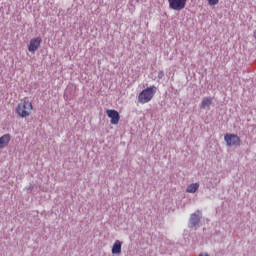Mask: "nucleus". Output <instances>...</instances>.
<instances>
[{
  "mask_svg": "<svg viewBox=\"0 0 256 256\" xmlns=\"http://www.w3.org/2000/svg\"><path fill=\"white\" fill-rule=\"evenodd\" d=\"M15 111L18 117L27 119V117H31L33 114V102L27 100V98H24L17 104Z\"/></svg>",
  "mask_w": 256,
  "mask_h": 256,
  "instance_id": "f257e3e1",
  "label": "nucleus"
},
{
  "mask_svg": "<svg viewBox=\"0 0 256 256\" xmlns=\"http://www.w3.org/2000/svg\"><path fill=\"white\" fill-rule=\"evenodd\" d=\"M155 93H157V86H150L145 88L139 93L138 102H140L142 105L149 103V101L155 97Z\"/></svg>",
  "mask_w": 256,
  "mask_h": 256,
  "instance_id": "f03ea898",
  "label": "nucleus"
},
{
  "mask_svg": "<svg viewBox=\"0 0 256 256\" xmlns=\"http://www.w3.org/2000/svg\"><path fill=\"white\" fill-rule=\"evenodd\" d=\"M224 140L227 147H239L241 145V138L235 134H226Z\"/></svg>",
  "mask_w": 256,
  "mask_h": 256,
  "instance_id": "7ed1b4c3",
  "label": "nucleus"
},
{
  "mask_svg": "<svg viewBox=\"0 0 256 256\" xmlns=\"http://www.w3.org/2000/svg\"><path fill=\"white\" fill-rule=\"evenodd\" d=\"M168 4L173 11H183L187 5V0H168Z\"/></svg>",
  "mask_w": 256,
  "mask_h": 256,
  "instance_id": "20e7f679",
  "label": "nucleus"
},
{
  "mask_svg": "<svg viewBox=\"0 0 256 256\" xmlns=\"http://www.w3.org/2000/svg\"><path fill=\"white\" fill-rule=\"evenodd\" d=\"M42 41L41 37L32 38L28 45L29 53H35L41 47Z\"/></svg>",
  "mask_w": 256,
  "mask_h": 256,
  "instance_id": "39448f33",
  "label": "nucleus"
},
{
  "mask_svg": "<svg viewBox=\"0 0 256 256\" xmlns=\"http://www.w3.org/2000/svg\"><path fill=\"white\" fill-rule=\"evenodd\" d=\"M106 114L109 117L111 125H119L121 121V116L117 110H106Z\"/></svg>",
  "mask_w": 256,
  "mask_h": 256,
  "instance_id": "423d86ee",
  "label": "nucleus"
},
{
  "mask_svg": "<svg viewBox=\"0 0 256 256\" xmlns=\"http://www.w3.org/2000/svg\"><path fill=\"white\" fill-rule=\"evenodd\" d=\"M11 142V134H4L0 137V149H5Z\"/></svg>",
  "mask_w": 256,
  "mask_h": 256,
  "instance_id": "0eeeda50",
  "label": "nucleus"
},
{
  "mask_svg": "<svg viewBox=\"0 0 256 256\" xmlns=\"http://www.w3.org/2000/svg\"><path fill=\"white\" fill-rule=\"evenodd\" d=\"M199 221H201V211H196L190 217V225H191V227H195V225H198Z\"/></svg>",
  "mask_w": 256,
  "mask_h": 256,
  "instance_id": "6e6552de",
  "label": "nucleus"
},
{
  "mask_svg": "<svg viewBox=\"0 0 256 256\" xmlns=\"http://www.w3.org/2000/svg\"><path fill=\"white\" fill-rule=\"evenodd\" d=\"M213 105V97H206L201 102V108L207 109V107H211Z\"/></svg>",
  "mask_w": 256,
  "mask_h": 256,
  "instance_id": "1a4fd4ad",
  "label": "nucleus"
},
{
  "mask_svg": "<svg viewBox=\"0 0 256 256\" xmlns=\"http://www.w3.org/2000/svg\"><path fill=\"white\" fill-rule=\"evenodd\" d=\"M121 253V241L116 240L114 242V245L112 247V254L113 255H120Z\"/></svg>",
  "mask_w": 256,
  "mask_h": 256,
  "instance_id": "9d476101",
  "label": "nucleus"
},
{
  "mask_svg": "<svg viewBox=\"0 0 256 256\" xmlns=\"http://www.w3.org/2000/svg\"><path fill=\"white\" fill-rule=\"evenodd\" d=\"M199 189V183H192L187 186L186 193H196Z\"/></svg>",
  "mask_w": 256,
  "mask_h": 256,
  "instance_id": "9b49d317",
  "label": "nucleus"
},
{
  "mask_svg": "<svg viewBox=\"0 0 256 256\" xmlns=\"http://www.w3.org/2000/svg\"><path fill=\"white\" fill-rule=\"evenodd\" d=\"M208 4L210 7H215V5H219V0H208Z\"/></svg>",
  "mask_w": 256,
  "mask_h": 256,
  "instance_id": "f8f14e48",
  "label": "nucleus"
},
{
  "mask_svg": "<svg viewBox=\"0 0 256 256\" xmlns=\"http://www.w3.org/2000/svg\"><path fill=\"white\" fill-rule=\"evenodd\" d=\"M164 77H165V72L160 71V72L158 73V79H163Z\"/></svg>",
  "mask_w": 256,
  "mask_h": 256,
  "instance_id": "ddd939ff",
  "label": "nucleus"
}]
</instances>
